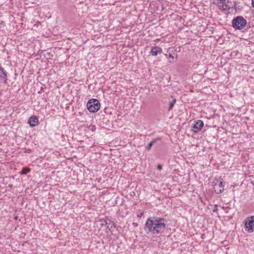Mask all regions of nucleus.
<instances>
[{
	"label": "nucleus",
	"instance_id": "obj_1",
	"mask_svg": "<svg viewBox=\"0 0 254 254\" xmlns=\"http://www.w3.org/2000/svg\"><path fill=\"white\" fill-rule=\"evenodd\" d=\"M166 227L165 219L156 216L148 218L145 223L144 230L152 234H158L164 232Z\"/></svg>",
	"mask_w": 254,
	"mask_h": 254
},
{
	"label": "nucleus",
	"instance_id": "obj_2",
	"mask_svg": "<svg viewBox=\"0 0 254 254\" xmlns=\"http://www.w3.org/2000/svg\"><path fill=\"white\" fill-rule=\"evenodd\" d=\"M247 20L241 16L234 18L232 20V26L236 30H241L246 27Z\"/></svg>",
	"mask_w": 254,
	"mask_h": 254
},
{
	"label": "nucleus",
	"instance_id": "obj_3",
	"mask_svg": "<svg viewBox=\"0 0 254 254\" xmlns=\"http://www.w3.org/2000/svg\"><path fill=\"white\" fill-rule=\"evenodd\" d=\"M100 107V103L97 99H90L87 103V108L90 112H97L99 110Z\"/></svg>",
	"mask_w": 254,
	"mask_h": 254
},
{
	"label": "nucleus",
	"instance_id": "obj_4",
	"mask_svg": "<svg viewBox=\"0 0 254 254\" xmlns=\"http://www.w3.org/2000/svg\"><path fill=\"white\" fill-rule=\"evenodd\" d=\"M213 189L216 193L219 194L223 191L224 190V184L221 178L219 179H215L213 182Z\"/></svg>",
	"mask_w": 254,
	"mask_h": 254
},
{
	"label": "nucleus",
	"instance_id": "obj_5",
	"mask_svg": "<svg viewBox=\"0 0 254 254\" xmlns=\"http://www.w3.org/2000/svg\"><path fill=\"white\" fill-rule=\"evenodd\" d=\"M245 227L249 233L254 231V216L248 217L245 220Z\"/></svg>",
	"mask_w": 254,
	"mask_h": 254
},
{
	"label": "nucleus",
	"instance_id": "obj_6",
	"mask_svg": "<svg viewBox=\"0 0 254 254\" xmlns=\"http://www.w3.org/2000/svg\"><path fill=\"white\" fill-rule=\"evenodd\" d=\"M203 126V123L201 120H197L193 126V131L194 132H197L200 131Z\"/></svg>",
	"mask_w": 254,
	"mask_h": 254
},
{
	"label": "nucleus",
	"instance_id": "obj_7",
	"mask_svg": "<svg viewBox=\"0 0 254 254\" xmlns=\"http://www.w3.org/2000/svg\"><path fill=\"white\" fill-rule=\"evenodd\" d=\"M28 124L31 127H34L38 124V119L35 116H31L28 120Z\"/></svg>",
	"mask_w": 254,
	"mask_h": 254
},
{
	"label": "nucleus",
	"instance_id": "obj_8",
	"mask_svg": "<svg viewBox=\"0 0 254 254\" xmlns=\"http://www.w3.org/2000/svg\"><path fill=\"white\" fill-rule=\"evenodd\" d=\"M162 51L161 47L159 46H155L152 48L151 50L150 53L152 56H156L159 53H161Z\"/></svg>",
	"mask_w": 254,
	"mask_h": 254
},
{
	"label": "nucleus",
	"instance_id": "obj_9",
	"mask_svg": "<svg viewBox=\"0 0 254 254\" xmlns=\"http://www.w3.org/2000/svg\"><path fill=\"white\" fill-rule=\"evenodd\" d=\"M0 80L3 81L4 83L7 80L6 72L2 67H0Z\"/></svg>",
	"mask_w": 254,
	"mask_h": 254
},
{
	"label": "nucleus",
	"instance_id": "obj_10",
	"mask_svg": "<svg viewBox=\"0 0 254 254\" xmlns=\"http://www.w3.org/2000/svg\"><path fill=\"white\" fill-rule=\"evenodd\" d=\"M219 4L222 3V6L220 5V7H222L223 9H226L228 7V3L229 2L228 0H217Z\"/></svg>",
	"mask_w": 254,
	"mask_h": 254
},
{
	"label": "nucleus",
	"instance_id": "obj_11",
	"mask_svg": "<svg viewBox=\"0 0 254 254\" xmlns=\"http://www.w3.org/2000/svg\"><path fill=\"white\" fill-rule=\"evenodd\" d=\"M102 226H105L107 227V229H108L109 230L113 227V226H114V224L111 223L110 220H105L104 221L103 223H102Z\"/></svg>",
	"mask_w": 254,
	"mask_h": 254
},
{
	"label": "nucleus",
	"instance_id": "obj_12",
	"mask_svg": "<svg viewBox=\"0 0 254 254\" xmlns=\"http://www.w3.org/2000/svg\"><path fill=\"white\" fill-rule=\"evenodd\" d=\"M160 140V138L159 137H158V138H156L155 139H154L152 141H150L148 144V145H147V146L146 147V149L147 150V151H149L150 150L151 147L152 146V145L155 143L158 140Z\"/></svg>",
	"mask_w": 254,
	"mask_h": 254
},
{
	"label": "nucleus",
	"instance_id": "obj_13",
	"mask_svg": "<svg viewBox=\"0 0 254 254\" xmlns=\"http://www.w3.org/2000/svg\"><path fill=\"white\" fill-rule=\"evenodd\" d=\"M166 56L169 63H173L176 61L175 59H176V58H175L171 54H169V55L166 54Z\"/></svg>",
	"mask_w": 254,
	"mask_h": 254
},
{
	"label": "nucleus",
	"instance_id": "obj_14",
	"mask_svg": "<svg viewBox=\"0 0 254 254\" xmlns=\"http://www.w3.org/2000/svg\"><path fill=\"white\" fill-rule=\"evenodd\" d=\"M30 171V169H27V168H23L22 170V171L21 172V174H24V175H26L27 174L28 172H29Z\"/></svg>",
	"mask_w": 254,
	"mask_h": 254
},
{
	"label": "nucleus",
	"instance_id": "obj_15",
	"mask_svg": "<svg viewBox=\"0 0 254 254\" xmlns=\"http://www.w3.org/2000/svg\"><path fill=\"white\" fill-rule=\"evenodd\" d=\"M174 105L173 104V103H171L170 102V104H169V108H168V111H170L172 109V108H173Z\"/></svg>",
	"mask_w": 254,
	"mask_h": 254
},
{
	"label": "nucleus",
	"instance_id": "obj_16",
	"mask_svg": "<svg viewBox=\"0 0 254 254\" xmlns=\"http://www.w3.org/2000/svg\"><path fill=\"white\" fill-rule=\"evenodd\" d=\"M157 169H158V170H161L162 169V165H160V164H159V165H157Z\"/></svg>",
	"mask_w": 254,
	"mask_h": 254
},
{
	"label": "nucleus",
	"instance_id": "obj_17",
	"mask_svg": "<svg viewBox=\"0 0 254 254\" xmlns=\"http://www.w3.org/2000/svg\"><path fill=\"white\" fill-rule=\"evenodd\" d=\"M176 102V100L175 99H173V100L170 102L171 103H173V104L175 105Z\"/></svg>",
	"mask_w": 254,
	"mask_h": 254
},
{
	"label": "nucleus",
	"instance_id": "obj_18",
	"mask_svg": "<svg viewBox=\"0 0 254 254\" xmlns=\"http://www.w3.org/2000/svg\"><path fill=\"white\" fill-rule=\"evenodd\" d=\"M252 5L253 7H254V0H252Z\"/></svg>",
	"mask_w": 254,
	"mask_h": 254
},
{
	"label": "nucleus",
	"instance_id": "obj_19",
	"mask_svg": "<svg viewBox=\"0 0 254 254\" xmlns=\"http://www.w3.org/2000/svg\"><path fill=\"white\" fill-rule=\"evenodd\" d=\"M216 210V209H213V212H215Z\"/></svg>",
	"mask_w": 254,
	"mask_h": 254
},
{
	"label": "nucleus",
	"instance_id": "obj_20",
	"mask_svg": "<svg viewBox=\"0 0 254 254\" xmlns=\"http://www.w3.org/2000/svg\"><path fill=\"white\" fill-rule=\"evenodd\" d=\"M15 219H17V216H16V217H15Z\"/></svg>",
	"mask_w": 254,
	"mask_h": 254
}]
</instances>
